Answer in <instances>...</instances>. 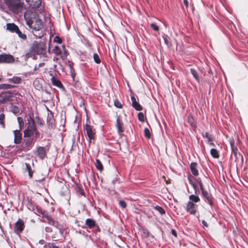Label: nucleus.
<instances>
[{"mask_svg": "<svg viewBox=\"0 0 248 248\" xmlns=\"http://www.w3.org/2000/svg\"><path fill=\"white\" fill-rule=\"evenodd\" d=\"M27 126L24 131V135L27 136H33L35 139H38L40 136V133L37 129L34 120L31 117L29 116L27 118Z\"/></svg>", "mask_w": 248, "mask_h": 248, "instance_id": "obj_1", "label": "nucleus"}, {"mask_svg": "<svg viewBox=\"0 0 248 248\" xmlns=\"http://www.w3.org/2000/svg\"><path fill=\"white\" fill-rule=\"evenodd\" d=\"M24 17L26 24L30 28L34 31H39L43 27V22L40 18L37 17L31 18L29 16L28 13L24 14Z\"/></svg>", "mask_w": 248, "mask_h": 248, "instance_id": "obj_2", "label": "nucleus"}, {"mask_svg": "<svg viewBox=\"0 0 248 248\" xmlns=\"http://www.w3.org/2000/svg\"><path fill=\"white\" fill-rule=\"evenodd\" d=\"M31 52L33 54L44 55L46 53V46L42 42H35L31 48Z\"/></svg>", "mask_w": 248, "mask_h": 248, "instance_id": "obj_3", "label": "nucleus"}, {"mask_svg": "<svg viewBox=\"0 0 248 248\" xmlns=\"http://www.w3.org/2000/svg\"><path fill=\"white\" fill-rule=\"evenodd\" d=\"M24 139L21 145L22 150L24 151H28L30 150L33 146L35 140L37 139H35L34 137L31 136H27L24 135Z\"/></svg>", "mask_w": 248, "mask_h": 248, "instance_id": "obj_4", "label": "nucleus"}, {"mask_svg": "<svg viewBox=\"0 0 248 248\" xmlns=\"http://www.w3.org/2000/svg\"><path fill=\"white\" fill-rule=\"evenodd\" d=\"M52 51L57 56H59L63 60L66 58L68 55L67 51L64 46H56Z\"/></svg>", "mask_w": 248, "mask_h": 248, "instance_id": "obj_5", "label": "nucleus"}, {"mask_svg": "<svg viewBox=\"0 0 248 248\" xmlns=\"http://www.w3.org/2000/svg\"><path fill=\"white\" fill-rule=\"evenodd\" d=\"M9 8L14 13L18 12L21 7L20 0H5Z\"/></svg>", "mask_w": 248, "mask_h": 248, "instance_id": "obj_6", "label": "nucleus"}, {"mask_svg": "<svg viewBox=\"0 0 248 248\" xmlns=\"http://www.w3.org/2000/svg\"><path fill=\"white\" fill-rule=\"evenodd\" d=\"M198 182L199 184V186L200 187V189L202 191L203 196L207 200L209 204L211 205L213 202L210 194L207 191L204 189L203 185L201 180H198Z\"/></svg>", "mask_w": 248, "mask_h": 248, "instance_id": "obj_7", "label": "nucleus"}, {"mask_svg": "<svg viewBox=\"0 0 248 248\" xmlns=\"http://www.w3.org/2000/svg\"><path fill=\"white\" fill-rule=\"evenodd\" d=\"M84 130L86 132V134L90 140H93L95 138L94 129L91 125L86 124L84 125Z\"/></svg>", "mask_w": 248, "mask_h": 248, "instance_id": "obj_8", "label": "nucleus"}, {"mask_svg": "<svg viewBox=\"0 0 248 248\" xmlns=\"http://www.w3.org/2000/svg\"><path fill=\"white\" fill-rule=\"evenodd\" d=\"M15 61L14 57L10 54H2L0 55V63H11Z\"/></svg>", "mask_w": 248, "mask_h": 248, "instance_id": "obj_9", "label": "nucleus"}, {"mask_svg": "<svg viewBox=\"0 0 248 248\" xmlns=\"http://www.w3.org/2000/svg\"><path fill=\"white\" fill-rule=\"evenodd\" d=\"M24 228V224L23 221L21 219H19L16 223L14 231L16 233L19 234L22 232Z\"/></svg>", "mask_w": 248, "mask_h": 248, "instance_id": "obj_10", "label": "nucleus"}, {"mask_svg": "<svg viewBox=\"0 0 248 248\" xmlns=\"http://www.w3.org/2000/svg\"><path fill=\"white\" fill-rule=\"evenodd\" d=\"M188 180L189 184L192 186L193 188L195 190V193H197V191H199L198 189V185L199 184L198 182V180H200L199 179H194L192 176H188Z\"/></svg>", "mask_w": 248, "mask_h": 248, "instance_id": "obj_11", "label": "nucleus"}, {"mask_svg": "<svg viewBox=\"0 0 248 248\" xmlns=\"http://www.w3.org/2000/svg\"><path fill=\"white\" fill-rule=\"evenodd\" d=\"M14 135V143L18 144L21 142L22 139V134L20 130H16L13 131Z\"/></svg>", "mask_w": 248, "mask_h": 248, "instance_id": "obj_12", "label": "nucleus"}, {"mask_svg": "<svg viewBox=\"0 0 248 248\" xmlns=\"http://www.w3.org/2000/svg\"><path fill=\"white\" fill-rule=\"evenodd\" d=\"M186 210L191 215H194L196 213V205L192 202H189L186 207Z\"/></svg>", "mask_w": 248, "mask_h": 248, "instance_id": "obj_13", "label": "nucleus"}, {"mask_svg": "<svg viewBox=\"0 0 248 248\" xmlns=\"http://www.w3.org/2000/svg\"><path fill=\"white\" fill-rule=\"evenodd\" d=\"M6 29L11 32L16 33L17 31H19V28L14 23L7 24Z\"/></svg>", "mask_w": 248, "mask_h": 248, "instance_id": "obj_14", "label": "nucleus"}, {"mask_svg": "<svg viewBox=\"0 0 248 248\" xmlns=\"http://www.w3.org/2000/svg\"><path fill=\"white\" fill-rule=\"evenodd\" d=\"M30 1H27L28 4L32 8H37L41 4V0H29Z\"/></svg>", "mask_w": 248, "mask_h": 248, "instance_id": "obj_15", "label": "nucleus"}, {"mask_svg": "<svg viewBox=\"0 0 248 248\" xmlns=\"http://www.w3.org/2000/svg\"><path fill=\"white\" fill-rule=\"evenodd\" d=\"M131 99L132 102V106L135 108V109L138 111L142 110V107L139 103L137 102L136 99L134 96H131Z\"/></svg>", "mask_w": 248, "mask_h": 248, "instance_id": "obj_16", "label": "nucleus"}, {"mask_svg": "<svg viewBox=\"0 0 248 248\" xmlns=\"http://www.w3.org/2000/svg\"><path fill=\"white\" fill-rule=\"evenodd\" d=\"M116 127L119 134L124 132L123 124L119 117L117 119Z\"/></svg>", "mask_w": 248, "mask_h": 248, "instance_id": "obj_17", "label": "nucleus"}, {"mask_svg": "<svg viewBox=\"0 0 248 248\" xmlns=\"http://www.w3.org/2000/svg\"><path fill=\"white\" fill-rule=\"evenodd\" d=\"M38 155L39 157L43 159L45 157L46 155V149L44 147H38L37 150Z\"/></svg>", "mask_w": 248, "mask_h": 248, "instance_id": "obj_18", "label": "nucleus"}, {"mask_svg": "<svg viewBox=\"0 0 248 248\" xmlns=\"http://www.w3.org/2000/svg\"><path fill=\"white\" fill-rule=\"evenodd\" d=\"M190 167L192 174L195 176H197L199 174V171L197 170V164L192 162L190 164Z\"/></svg>", "mask_w": 248, "mask_h": 248, "instance_id": "obj_19", "label": "nucleus"}, {"mask_svg": "<svg viewBox=\"0 0 248 248\" xmlns=\"http://www.w3.org/2000/svg\"><path fill=\"white\" fill-rule=\"evenodd\" d=\"M86 225H87L89 228H92L95 225V221L90 218H88L86 220Z\"/></svg>", "mask_w": 248, "mask_h": 248, "instance_id": "obj_20", "label": "nucleus"}, {"mask_svg": "<svg viewBox=\"0 0 248 248\" xmlns=\"http://www.w3.org/2000/svg\"><path fill=\"white\" fill-rule=\"evenodd\" d=\"M51 81L52 84L56 86L60 87L62 85L60 81L56 79L54 77L51 78Z\"/></svg>", "mask_w": 248, "mask_h": 248, "instance_id": "obj_21", "label": "nucleus"}, {"mask_svg": "<svg viewBox=\"0 0 248 248\" xmlns=\"http://www.w3.org/2000/svg\"><path fill=\"white\" fill-rule=\"evenodd\" d=\"M210 153L213 157L215 158H217L219 157L218 153L216 149H211L210 151Z\"/></svg>", "mask_w": 248, "mask_h": 248, "instance_id": "obj_22", "label": "nucleus"}, {"mask_svg": "<svg viewBox=\"0 0 248 248\" xmlns=\"http://www.w3.org/2000/svg\"><path fill=\"white\" fill-rule=\"evenodd\" d=\"M190 72L191 74L193 75V77L195 78V79L197 81H199V78L197 71L194 69H191Z\"/></svg>", "mask_w": 248, "mask_h": 248, "instance_id": "obj_23", "label": "nucleus"}, {"mask_svg": "<svg viewBox=\"0 0 248 248\" xmlns=\"http://www.w3.org/2000/svg\"><path fill=\"white\" fill-rule=\"evenodd\" d=\"M95 166L96 168L100 171L103 169V165L99 159H96Z\"/></svg>", "mask_w": 248, "mask_h": 248, "instance_id": "obj_24", "label": "nucleus"}, {"mask_svg": "<svg viewBox=\"0 0 248 248\" xmlns=\"http://www.w3.org/2000/svg\"><path fill=\"white\" fill-rule=\"evenodd\" d=\"M17 121L19 126L20 130H21L24 125V123L23 121V119L22 117H17Z\"/></svg>", "mask_w": 248, "mask_h": 248, "instance_id": "obj_25", "label": "nucleus"}, {"mask_svg": "<svg viewBox=\"0 0 248 248\" xmlns=\"http://www.w3.org/2000/svg\"><path fill=\"white\" fill-rule=\"evenodd\" d=\"M189 199L192 201V202H197L200 201V198L198 196H195L194 195H191L189 196Z\"/></svg>", "mask_w": 248, "mask_h": 248, "instance_id": "obj_26", "label": "nucleus"}, {"mask_svg": "<svg viewBox=\"0 0 248 248\" xmlns=\"http://www.w3.org/2000/svg\"><path fill=\"white\" fill-rule=\"evenodd\" d=\"M54 119L53 118H47V124L51 128L54 127Z\"/></svg>", "mask_w": 248, "mask_h": 248, "instance_id": "obj_27", "label": "nucleus"}, {"mask_svg": "<svg viewBox=\"0 0 248 248\" xmlns=\"http://www.w3.org/2000/svg\"><path fill=\"white\" fill-rule=\"evenodd\" d=\"M25 165H26V169L28 171L29 175L30 178H31L32 176V172L31 171V169L30 165L28 163H25Z\"/></svg>", "mask_w": 248, "mask_h": 248, "instance_id": "obj_28", "label": "nucleus"}, {"mask_svg": "<svg viewBox=\"0 0 248 248\" xmlns=\"http://www.w3.org/2000/svg\"><path fill=\"white\" fill-rule=\"evenodd\" d=\"M16 33L17 34L18 37L22 40H25L27 39L26 35L25 34L22 33L19 30V31H17Z\"/></svg>", "mask_w": 248, "mask_h": 248, "instance_id": "obj_29", "label": "nucleus"}, {"mask_svg": "<svg viewBox=\"0 0 248 248\" xmlns=\"http://www.w3.org/2000/svg\"><path fill=\"white\" fill-rule=\"evenodd\" d=\"M4 119H5V115L4 114L1 113L0 114V124L2 125V127H4Z\"/></svg>", "mask_w": 248, "mask_h": 248, "instance_id": "obj_30", "label": "nucleus"}, {"mask_svg": "<svg viewBox=\"0 0 248 248\" xmlns=\"http://www.w3.org/2000/svg\"><path fill=\"white\" fill-rule=\"evenodd\" d=\"M203 137L206 138L208 139V141H212L214 140L212 136L210 135L208 132H206L204 135H203Z\"/></svg>", "mask_w": 248, "mask_h": 248, "instance_id": "obj_31", "label": "nucleus"}, {"mask_svg": "<svg viewBox=\"0 0 248 248\" xmlns=\"http://www.w3.org/2000/svg\"><path fill=\"white\" fill-rule=\"evenodd\" d=\"M11 80L15 83H19L21 81V78L19 77H14Z\"/></svg>", "mask_w": 248, "mask_h": 248, "instance_id": "obj_32", "label": "nucleus"}, {"mask_svg": "<svg viewBox=\"0 0 248 248\" xmlns=\"http://www.w3.org/2000/svg\"><path fill=\"white\" fill-rule=\"evenodd\" d=\"M144 132L145 136L147 138L150 139L151 137V134H150V132L149 130L148 129V128H145L144 130Z\"/></svg>", "mask_w": 248, "mask_h": 248, "instance_id": "obj_33", "label": "nucleus"}, {"mask_svg": "<svg viewBox=\"0 0 248 248\" xmlns=\"http://www.w3.org/2000/svg\"><path fill=\"white\" fill-rule=\"evenodd\" d=\"M93 59L96 63H100L101 61L98 55L96 53L93 54Z\"/></svg>", "mask_w": 248, "mask_h": 248, "instance_id": "obj_34", "label": "nucleus"}, {"mask_svg": "<svg viewBox=\"0 0 248 248\" xmlns=\"http://www.w3.org/2000/svg\"><path fill=\"white\" fill-rule=\"evenodd\" d=\"M155 209L157 211H158L160 213V214L161 215L164 214L165 213V210L161 206H156L155 207Z\"/></svg>", "mask_w": 248, "mask_h": 248, "instance_id": "obj_35", "label": "nucleus"}, {"mask_svg": "<svg viewBox=\"0 0 248 248\" xmlns=\"http://www.w3.org/2000/svg\"><path fill=\"white\" fill-rule=\"evenodd\" d=\"M138 118L140 122H143L144 121V116L143 113L142 112H140L138 114Z\"/></svg>", "mask_w": 248, "mask_h": 248, "instance_id": "obj_36", "label": "nucleus"}, {"mask_svg": "<svg viewBox=\"0 0 248 248\" xmlns=\"http://www.w3.org/2000/svg\"><path fill=\"white\" fill-rule=\"evenodd\" d=\"M114 104V106L118 108H120L122 107V104L118 100H115Z\"/></svg>", "mask_w": 248, "mask_h": 248, "instance_id": "obj_37", "label": "nucleus"}, {"mask_svg": "<svg viewBox=\"0 0 248 248\" xmlns=\"http://www.w3.org/2000/svg\"><path fill=\"white\" fill-rule=\"evenodd\" d=\"M119 204L120 206L123 208H125V207L126 206V204L125 202L123 200L120 201L119 202Z\"/></svg>", "mask_w": 248, "mask_h": 248, "instance_id": "obj_38", "label": "nucleus"}, {"mask_svg": "<svg viewBox=\"0 0 248 248\" xmlns=\"http://www.w3.org/2000/svg\"><path fill=\"white\" fill-rule=\"evenodd\" d=\"M151 27L156 31H158L159 30V27L157 25H156L155 23L151 24Z\"/></svg>", "mask_w": 248, "mask_h": 248, "instance_id": "obj_39", "label": "nucleus"}, {"mask_svg": "<svg viewBox=\"0 0 248 248\" xmlns=\"http://www.w3.org/2000/svg\"><path fill=\"white\" fill-rule=\"evenodd\" d=\"M54 41L59 43V44H61L62 42V40L61 38H60L58 36H56L55 38H54Z\"/></svg>", "mask_w": 248, "mask_h": 248, "instance_id": "obj_40", "label": "nucleus"}, {"mask_svg": "<svg viewBox=\"0 0 248 248\" xmlns=\"http://www.w3.org/2000/svg\"><path fill=\"white\" fill-rule=\"evenodd\" d=\"M9 85L5 84H2L0 85V89H8L9 88Z\"/></svg>", "mask_w": 248, "mask_h": 248, "instance_id": "obj_41", "label": "nucleus"}, {"mask_svg": "<svg viewBox=\"0 0 248 248\" xmlns=\"http://www.w3.org/2000/svg\"><path fill=\"white\" fill-rule=\"evenodd\" d=\"M45 231L47 232H52V229L49 227H46L45 228Z\"/></svg>", "mask_w": 248, "mask_h": 248, "instance_id": "obj_42", "label": "nucleus"}, {"mask_svg": "<svg viewBox=\"0 0 248 248\" xmlns=\"http://www.w3.org/2000/svg\"><path fill=\"white\" fill-rule=\"evenodd\" d=\"M13 111L14 113L16 114L18 112L19 110L17 107H15L13 110Z\"/></svg>", "mask_w": 248, "mask_h": 248, "instance_id": "obj_43", "label": "nucleus"}, {"mask_svg": "<svg viewBox=\"0 0 248 248\" xmlns=\"http://www.w3.org/2000/svg\"><path fill=\"white\" fill-rule=\"evenodd\" d=\"M202 222L204 227H208V224L205 220H202Z\"/></svg>", "mask_w": 248, "mask_h": 248, "instance_id": "obj_44", "label": "nucleus"}, {"mask_svg": "<svg viewBox=\"0 0 248 248\" xmlns=\"http://www.w3.org/2000/svg\"><path fill=\"white\" fill-rule=\"evenodd\" d=\"M36 209H37V212L38 213V214L43 215V211H42V209H38L37 207L36 208Z\"/></svg>", "mask_w": 248, "mask_h": 248, "instance_id": "obj_45", "label": "nucleus"}, {"mask_svg": "<svg viewBox=\"0 0 248 248\" xmlns=\"http://www.w3.org/2000/svg\"><path fill=\"white\" fill-rule=\"evenodd\" d=\"M184 3L186 7H188V2L187 0H184Z\"/></svg>", "mask_w": 248, "mask_h": 248, "instance_id": "obj_46", "label": "nucleus"}, {"mask_svg": "<svg viewBox=\"0 0 248 248\" xmlns=\"http://www.w3.org/2000/svg\"><path fill=\"white\" fill-rule=\"evenodd\" d=\"M59 60V58L58 57H55L53 58V61L55 62H57Z\"/></svg>", "mask_w": 248, "mask_h": 248, "instance_id": "obj_47", "label": "nucleus"}, {"mask_svg": "<svg viewBox=\"0 0 248 248\" xmlns=\"http://www.w3.org/2000/svg\"><path fill=\"white\" fill-rule=\"evenodd\" d=\"M164 39L165 43L166 44H168V40H167V38L166 37H164Z\"/></svg>", "mask_w": 248, "mask_h": 248, "instance_id": "obj_48", "label": "nucleus"}, {"mask_svg": "<svg viewBox=\"0 0 248 248\" xmlns=\"http://www.w3.org/2000/svg\"><path fill=\"white\" fill-rule=\"evenodd\" d=\"M172 234H173V235H175V236L176 235V232H175V231H174V230H172Z\"/></svg>", "mask_w": 248, "mask_h": 248, "instance_id": "obj_49", "label": "nucleus"}, {"mask_svg": "<svg viewBox=\"0 0 248 248\" xmlns=\"http://www.w3.org/2000/svg\"><path fill=\"white\" fill-rule=\"evenodd\" d=\"M52 248H59L56 246H53Z\"/></svg>", "mask_w": 248, "mask_h": 248, "instance_id": "obj_50", "label": "nucleus"}, {"mask_svg": "<svg viewBox=\"0 0 248 248\" xmlns=\"http://www.w3.org/2000/svg\"><path fill=\"white\" fill-rule=\"evenodd\" d=\"M210 145H214V144L213 143H210Z\"/></svg>", "mask_w": 248, "mask_h": 248, "instance_id": "obj_51", "label": "nucleus"}, {"mask_svg": "<svg viewBox=\"0 0 248 248\" xmlns=\"http://www.w3.org/2000/svg\"><path fill=\"white\" fill-rule=\"evenodd\" d=\"M1 78H0V81H1Z\"/></svg>", "mask_w": 248, "mask_h": 248, "instance_id": "obj_52", "label": "nucleus"}, {"mask_svg": "<svg viewBox=\"0 0 248 248\" xmlns=\"http://www.w3.org/2000/svg\"><path fill=\"white\" fill-rule=\"evenodd\" d=\"M26 0V1H30L29 0Z\"/></svg>", "mask_w": 248, "mask_h": 248, "instance_id": "obj_53", "label": "nucleus"}]
</instances>
